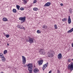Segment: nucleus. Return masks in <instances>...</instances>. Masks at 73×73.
Masks as SVG:
<instances>
[{
  "mask_svg": "<svg viewBox=\"0 0 73 73\" xmlns=\"http://www.w3.org/2000/svg\"><path fill=\"white\" fill-rule=\"evenodd\" d=\"M28 68V70L29 71V73H32L33 70V64L32 63H29L27 64Z\"/></svg>",
  "mask_w": 73,
  "mask_h": 73,
  "instance_id": "f257e3e1",
  "label": "nucleus"
},
{
  "mask_svg": "<svg viewBox=\"0 0 73 73\" xmlns=\"http://www.w3.org/2000/svg\"><path fill=\"white\" fill-rule=\"evenodd\" d=\"M54 53V52L53 51H52V50H50L49 52H48V56L49 57H52L54 55H53V54Z\"/></svg>",
  "mask_w": 73,
  "mask_h": 73,
  "instance_id": "f03ea898",
  "label": "nucleus"
},
{
  "mask_svg": "<svg viewBox=\"0 0 73 73\" xmlns=\"http://www.w3.org/2000/svg\"><path fill=\"white\" fill-rule=\"evenodd\" d=\"M68 70H70L71 71L73 70V63L71 62L70 64H69L68 66Z\"/></svg>",
  "mask_w": 73,
  "mask_h": 73,
  "instance_id": "7ed1b4c3",
  "label": "nucleus"
},
{
  "mask_svg": "<svg viewBox=\"0 0 73 73\" xmlns=\"http://www.w3.org/2000/svg\"><path fill=\"white\" fill-rule=\"evenodd\" d=\"M22 60H23V64L24 65H25L27 60H26V58L24 56H22Z\"/></svg>",
  "mask_w": 73,
  "mask_h": 73,
  "instance_id": "20e7f679",
  "label": "nucleus"
},
{
  "mask_svg": "<svg viewBox=\"0 0 73 73\" xmlns=\"http://www.w3.org/2000/svg\"><path fill=\"white\" fill-rule=\"evenodd\" d=\"M19 20H21V21H23L21 22V23H23L25 21V17H20L19 18Z\"/></svg>",
  "mask_w": 73,
  "mask_h": 73,
  "instance_id": "39448f33",
  "label": "nucleus"
},
{
  "mask_svg": "<svg viewBox=\"0 0 73 73\" xmlns=\"http://www.w3.org/2000/svg\"><path fill=\"white\" fill-rule=\"evenodd\" d=\"M48 64H49V63H48V62H47L46 64H44L43 65V66L42 67V69L43 70H44L45 69V68H46V67L48 66Z\"/></svg>",
  "mask_w": 73,
  "mask_h": 73,
  "instance_id": "423d86ee",
  "label": "nucleus"
},
{
  "mask_svg": "<svg viewBox=\"0 0 73 73\" xmlns=\"http://www.w3.org/2000/svg\"><path fill=\"white\" fill-rule=\"evenodd\" d=\"M34 40V39L32 38H30L29 40H27V42L29 41L30 43V44H32V43H33V41Z\"/></svg>",
  "mask_w": 73,
  "mask_h": 73,
  "instance_id": "0eeeda50",
  "label": "nucleus"
},
{
  "mask_svg": "<svg viewBox=\"0 0 73 73\" xmlns=\"http://www.w3.org/2000/svg\"><path fill=\"white\" fill-rule=\"evenodd\" d=\"M43 60H39L37 62L38 63V65L39 66H40V65H41L42 64V63H43Z\"/></svg>",
  "mask_w": 73,
  "mask_h": 73,
  "instance_id": "6e6552de",
  "label": "nucleus"
},
{
  "mask_svg": "<svg viewBox=\"0 0 73 73\" xmlns=\"http://www.w3.org/2000/svg\"><path fill=\"white\" fill-rule=\"evenodd\" d=\"M18 28H19V29H23L24 30H25V27H24L23 26L21 25H17Z\"/></svg>",
  "mask_w": 73,
  "mask_h": 73,
  "instance_id": "1a4fd4ad",
  "label": "nucleus"
},
{
  "mask_svg": "<svg viewBox=\"0 0 73 73\" xmlns=\"http://www.w3.org/2000/svg\"><path fill=\"white\" fill-rule=\"evenodd\" d=\"M50 4H51L50 2H47V3L45 4L44 6H44L45 7H49L50 5Z\"/></svg>",
  "mask_w": 73,
  "mask_h": 73,
  "instance_id": "9d476101",
  "label": "nucleus"
},
{
  "mask_svg": "<svg viewBox=\"0 0 73 73\" xmlns=\"http://www.w3.org/2000/svg\"><path fill=\"white\" fill-rule=\"evenodd\" d=\"M57 57L59 60H60V59H61V58H62V54H61V53H59Z\"/></svg>",
  "mask_w": 73,
  "mask_h": 73,
  "instance_id": "9b49d317",
  "label": "nucleus"
},
{
  "mask_svg": "<svg viewBox=\"0 0 73 73\" xmlns=\"http://www.w3.org/2000/svg\"><path fill=\"white\" fill-rule=\"evenodd\" d=\"M68 24H70V23H71V19H70V16H68Z\"/></svg>",
  "mask_w": 73,
  "mask_h": 73,
  "instance_id": "f8f14e48",
  "label": "nucleus"
},
{
  "mask_svg": "<svg viewBox=\"0 0 73 73\" xmlns=\"http://www.w3.org/2000/svg\"><path fill=\"white\" fill-rule=\"evenodd\" d=\"M38 72V68H36L34 70V72L35 73H37Z\"/></svg>",
  "mask_w": 73,
  "mask_h": 73,
  "instance_id": "ddd939ff",
  "label": "nucleus"
},
{
  "mask_svg": "<svg viewBox=\"0 0 73 73\" xmlns=\"http://www.w3.org/2000/svg\"><path fill=\"white\" fill-rule=\"evenodd\" d=\"M44 52V50L43 49H40L39 51V53H41V54H43Z\"/></svg>",
  "mask_w": 73,
  "mask_h": 73,
  "instance_id": "4468645a",
  "label": "nucleus"
},
{
  "mask_svg": "<svg viewBox=\"0 0 73 73\" xmlns=\"http://www.w3.org/2000/svg\"><path fill=\"white\" fill-rule=\"evenodd\" d=\"M2 59V61H3V62H4L5 61V57H2V58H1Z\"/></svg>",
  "mask_w": 73,
  "mask_h": 73,
  "instance_id": "2eb2a0df",
  "label": "nucleus"
},
{
  "mask_svg": "<svg viewBox=\"0 0 73 73\" xmlns=\"http://www.w3.org/2000/svg\"><path fill=\"white\" fill-rule=\"evenodd\" d=\"M48 27L46 25H44L42 26V28H44V29H46Z\"/></svg>",
  "mask_w": 73,
  "mask_h": 73,
  "instance_id": "dca6fc26",
  "label": "nucleus"
},
{
  "mask_svg": "<svg viewBox=\"0 0 73 73\" xmlns=\"http://www.w3.org/2000/svg\"><path fill=\"white\" fill-rule=\"evenodd\" d=\"M16 7L17 9H18V10H20V6L18 5H16Z\"/></svg>",
  "mask_w": 73,
  "mask_h": 73,
  "instance_id": "f3484780",
  "label": "nucleus"
},
{
  "mask_svg": "<svg viewBox=\"0 0 73 73\" xmlns=\"http://www.w3.org/2000/svg\"><path fill=\"white\" fill-rule=\"evenodd\" d=\"M4 57V55L3 54L1 53H0V58H2Z\"/></svg>",
  "mask_w": 73,
  "mask_h": 73,
  "instance_id": "a211bd4d",
  "label": "nucleus"
},
{
  "mask_svg": "<svg viewBox=\"0 0 73 73\" xmlns=\"http://www.w3.org/2000/svg\"><path fill=\"white\" fill-rule=\"evenodd\" d=\"M3 20L4 21H7L8 20V19L6 18H4L3 19Z\"/></svg>",
  "mask_w": 73,
  "mask_h": 73,
  "instance_id": "6ab92c4d",
  "label": "nucleus"
},
{
  "mask_svg": "<svg viewBox=\"0 0 73 73\" xmlns=\"http://www.w3.org/2000/svg\"><path fill=\"white\" fill-rule=\"evenodd\" d=\"M13 12H14V13H16V12H17V11L16 10V9H14L13 10Z\"/></svg>",
  "mask_w": 73,
  "mask_h": 73,
  "instance_id": "aec40b11",
  "label": "nucleus"
},
{
  "mask_svg": "<svg viewBox=\"0 0 73 73\" xmlns=\"http://www.w3.org/2000/svg\"><path fill=\"white\" fill-rule=\"evenodd\" d=\"M33 10L34 11H36L38 10V8L36 7H35L33 8Z\"/></svg>",
  "mask_w": 73,
  "mask_h": 73,
  "instance_id": "412c9836",
  "label": "nucleus"
},
{
  "mask_svg": "<svg viewBox=\"0 0 73 73\" xmlns=\"http://www.w3.org/2000/svg\"><path fill=\"white\" fill-rule=\"evenodd\" d=\"M62 21H67V18H64V19H62Z\"/></svg>",
  "mask_w": 73,
  "mask_h": 73,
  "instance_id": "4be33fe9",
  "label": "nucleus"
},
{
  "mask_svg": "<svg viewBox=\"0 0 73 73\" xmlns=\"http://www.w3.org/2000/svg\"><path fill=\"white\" fill-rule=\"evenodd\" d=\"M7 53V50H5L4 51L3 53L4 54H5Z\"/></svg>",
  "mask_w": 73,
  "mask_h": 73,
  "instance_id": "5701e85b",
  "label": "nucleus"
},
{
  "mask_svg": "<svg viewBox=\"0 0 73 73\" xmlns=\"http://www.w3.org/2000/svg\"><path fill=\"white\" fill-rule=\"evenodd\" d=\"M37 0H34V2H33V4H35V3H37Z\"/></svg>",
  "mask_w": 73,
  "mask_h": 73,
  "instance_id": "b1692460",
  "label": "nucleus"
},
{
  "mask_svg": "<svg viewBox=\"0 0 73 73\" xmlns=\"http://www.w3.org/2000/svg\"><path fill=\"white\" fill-rule=\"evenodd\" d=\"M9 35H6V37H7V38H8V37H9Z\"/></svg>",
  "mask_w": 73,
  "mask_h": 73,
  "instance_id": "393cba45",
  "label": "nucleus"
},
{
  "mask_svg": "<svg viewBox=\"0 0 73 73\" xmlns=\"http://www.w3.org/2000/svg\"><path fill=\"white\" fill-rule=\"evenodd\" d=\"M37 33H41V31H40L39 30H37Z\"/></svg>",
  "mask_w": 73,
  "mask_h": 73,
  "instance_id": "a878e982",
  "label": "nucleus"
},
{
  "mask_svg": "<svg viewBox=\"0 0 73 73\" xmlns=\"http://www.w3.org/2000/svg\"><path fill=\"white\" fill-rule=\"evenodd\" d=\"M69 11H70V13H72V9H70L69 10Z\"/></svg>",
  "mask_w": 73,
  "mask_h": 73,
  "instance_id": "bb28decb",
  "label": "nucleus"
},
{
  "mask_svg": "<svg viewBox=\"0 0 73 73\" xmlns=\"http://www.w3.org/2000/svg\"><path fill=\"white\" fill-rule=\"evenodd\" d=\"M54 28L55 29H57V25H54Z\"/></svg>",
  "mask_w": 73,
  "mask_h": 73,
  "instance_id": "cd10ccee",
  "label": "nucleus"
},
{
  "mask_svg": "<svg viewBox=\"0 0 73 73\" xmlns=\"http://www.w3.org/2000/svg\"><path fill=\"white\" fill-rule=\"evenodd\" d=\"M24 10V8H23V7H21L20 8V10H21V11H23V10Z\"/></svg>",
  "mask_w": 73,
  "mask_h": 73,
  "instance_id": "c85d7f7f",
  "label": "nucleus"
},
{
  "mask_svg": "<svg viewBox=\"0 0 73 73\" xmlns=\"http://www.w3.org/2000/svg\"><path fill=\"white\" fill-rule=\"evenodd\" d=\"M24 4H27V2L26 1H23Z\"/></svg>",
  "mask_w": 73,
  "mask_h": 73,
  "instance_id": "c756f323",
  "label": "nucleus"
},
{
  "mask_svg": "<svg viewBox=\"0 0 73 73\" xmlns=\"http://www.w3.org/2000/svg\"><path fill=\"white\" fill-rule=\"evenodd\" d=\"M68 62H70L71 61V60H70V59H69L68 60Z\"/></svg>",
  "mask_w": 73,
  "mask_h": 73,
  "instance_id": "7c9ffc66",
  "label": "nucleus"
},
{
  "mask_svg": "<svg viewBox=\"0 0 73 73\" xmlns=\"http://www.w3.org/2000/svg\"><path fill=\"white\" fill-rule=\"evenodd\" d=\"M57 71L58 73H60V70H58Z\"/></svg>",
  "mask_w": 73,
  "mask_h": 73,
  "instance_id": "2f4dec72",
  "label": "nucleus"
},
{
  "mask_svg": "<svg viewBox=\"0 0 73 73\" xmlns=\"http://www.w3.org/2000/svg\"><path fill=\"white\" fill-rule=\"evenodd\" d=\"M48 73H52V70H50Z\"/></svg>",
  "mask_w": 73,
  "mask_h": 73,
  "instance_id": "473e14b6",
  "label": "nucleus"
},
{
  "mask_svg": "<svg viewBox=\"0 0 73 73\" xmlns=\"http://www.w3.org/2000/svg\"><path fill=\"white\" fill-rule=\"evenodd\" d=\"M60 5H61V6H63V4L62 3L60 4Z\"/></svg>",
  "mask_w": 73,
  "mask_h": 73,
  "instance_id": "72a5a7b5",
  "label": "nucleus"
},
{
  "mask_svg": "<svg viewBox=\"0 0 73 73\" xmlns=\"http://www.w3.org/2000/svg\"><path fill=\"white\" fill-rule=\"evenodd\" d=\"M7 46H9V44L7 43Z\"/></svg>",
  "mask_w": 73,
  "mask_h": 73,
  "instance_id": "f704fd0d",
  "label": "nucleus"
},
{
  "mask_svg": "<svg viewBox=\"0 0 73 73\" xmlns=\"http://www.w3.org/2000/svg\"><path fill=\"white\" fill-rule=\"evenodd\" d=\"M72 61H73V59H72Z\"/></svg>",
  "mask_w": 73,
  "mask_h": 73,
  "instance_id": "c9c22d12",
  "label": "nucleus"
}]
</instances>
